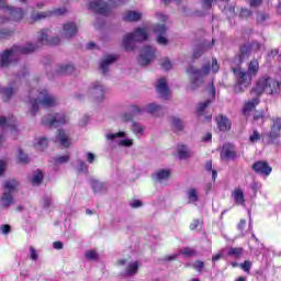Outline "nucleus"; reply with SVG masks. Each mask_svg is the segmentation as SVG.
<instances>
[{
    "label": "nucleus",
    "instance_id": "2f4dec72",
    "mask_svg": "<svg viewBox=\"0 0 281 281\" xmlns=\"http://www.w3.org/2000/svg\"><path fill=\"white\" fill-rule=\"evenodd\" d=\"M232 196L237 205H245V192L241 189H235Z\"/></svg>",
    "mask_w": 281,
    "mask_h": 281
},
{
    "label": "nucleus",
    "instance_id": "052dcab7",
    "mask_svg": "<svg viewBox=\"0 0 281 281\" xmlns=\"http://www.w3.org/2000/svg\"><path fill=\"white\" fill-rule=\"evenodd\" d=\"M240 268L246 271V273H249V271H251V261H245L240 265Z\"/></svg>",
    "mask_w": 281,
    "mask_h": 281
},
{
    "label": "nucleus",
    "instance_id": "e2e57ef3",
    "mask_svg": "<svg viewBox=\"0 0 281 281\" xmlns=\"http://www.w3.org/2000/svg\"><path fill=\"white\" fill-rule=\"evenodd\" d=\"M239 16H241V19H247L248 16H251V11L249 9H241Z\"/></svg>",
    "mask_w": 281,
    "mask_h": 281
},
{
    "label": "nucleus",
    "instance_id": "a211bd4d",
    "mask_svg": "<svg viewBox=\"0 0 281 281\" xmlns=\"http://www.w3.org/2000/svg\"><path fill=\"white\" fill-rule=\"evenodd\" d=\"M221 158L226 161L236 159V147L229 143L224 144L221 150Z\"/></svg>",
    "mask_w": 281,
    "mask_h": 281
},
{
    "label": "nucleus",
    "instance_id": "864d4df0",
    "mask_svg": "<svg viewBox=\"0 0 281 281\" xmlns=\"http://www.w3.org/2000/svg\"><path fill=\"white\" fill-rule=\"evenodd\" d=\"M43 207H52V195H44L42 199Z\"/></svg>",
    "mask_w": 281,
    "mask_h": 281
},
{
    "label": "nucleus",
    "instance_id": "680f3d73",
    "mask_svg": "<svg viewBox=\"0 0 281 281\" xmlns=\"http://www.w3.org/2000/svg\"><path fill=\"white\" fill-rule=\"evenodd\" d=\"M249 139L252 144H256V142H258L260 139V134L258 133V131H254V133H252V135H250Z\"/></svg>",
    "mask_w": 281,
    "mask_h": 281
},
{
    "label": "nucleus",
    "instance_id": "79ce46f5",
    "mask_svg": "<svg viewBox=\"0 0 281 281\" xmlns=\"http://www.w3.org/2000/svg\"><path fill=\"white\" fill-rule=\"evenodd\" d=\"M31 183L33 186H41V183H43V172L41 171H36L34 175H33V178L31 180Z\"/></svg>",
    "mask_w": 281,
    "mask_h": 281
},
{
    "label": "nucleus",
    "instance_id": "b1692460",
    "mask_svg": "<svg viewBox=\"0 0 281 281\" xmlns=\"http://www.w3.org/2000/svg\"><path fill=\"white\" fill-rule=\"evenodd\" d=\"M217 126L220 131H229L232 128V122L227 116L220 115L216 117Z\"/></svg>",
    "mask_w": 281,
    "mask_h": 281
},
{
    "label": "nucleus",
    "instance_id": "dca6fc26",
    "mask_svg": "<svg viewBox=\"0 0 281 281\" xmlns=\"http://www.w3.org/2000/svg\"><path fill=\"white\" fill-rule=\"evenodd\" d=\"M78 34V25L74 22H67L60 31L61 38H74Z\"/></svg>",
    "mask_w": 281,
    "mask_h": 281
},
{
    "label": "nucleus",
    "instance_id": "39448f33",
    "mask_svg": "<svg viewBox=\"0 0 281 281\" xmlns=\"http://www.w3.org/2000/svg\"><path fill=\"white\" fill-rule=\"evenodd\" d=\"M262 93L278 95L280 93V82L269 76H263L257 81L256 87L250 91V95H262Z\"/></svg>",
    "mask_w": 281,
    "mask_h": 281
},
{
    "label": "nucleus",
    "instance_id": "338daca9",
    "mask_svg": "<svg viewBox=\"0 0 281 281\" xmlns=\"http://www.w3.org/2000/svg\"><path fill=\"white\" fill-rule=\"evenodd\" d=\"M130 205H131V207L136 209V207H142L143 203H142V201H139V200H132V201L130 202Z\"/></svg>",
    "mask_w": 281,
    "mask_h": 281
},
{
    "label": "nucleus",
    "instance_id": "58836bf2",
    "mask_svg": "<svg viewBox=\"0 0 281 281\" xmlns=\"http://www.w3.org/2000/svg\"><path fill=\"white\" fill-rule=\"evenodd\" d=\"M137 269H139V263L137 261H133L128 263L125 274L126 276H135L137 273Z\"/></svg>",
    "mask_w": 281,
    "mask_h": 281
},
{
    "label": "nucleus",
    "instance_id": "c756f323",
    "mask_svg": "<svg viewBox=\"0 0 281 281\" xmlns=\"http://www.w3.org/2000/svg\"><path fill=\"white\" fill-rule=\"evenodd\" d=\"M280 131H281V117L276 119L273 121V125L269 134L270 139H277V137L280 135Z\"/></svg>",
    "mask_w": 281,
    "mask_h": 281
},
{
    "label": "nucleus",
    "instance_id": "6e6552de",
    "mask_svg": "<svg viewBox=\"0 0 281 281\" xmlns=\"http://www.w3.org/2000/svg\"><path fill=\"white\" fill-rule=\"evenodd\" d=\"M67 122H69V116L66 115L65 112L52 113L42 120V123L45 126H53L55 128L63 126V124H67Z\"/></svg>",
    "mask_w": 281,
    "mask_h": 281
},
{
    "label": "nucleus",
    "instance_id": "a18cd8bd",
    "mask_svg": "<svg viewBox=\"0 0 281 281\" xmlns=\"http://www.w3.org/2000/svg\"><path fill=\"white\" fill-rule=\"evenodd\" d=\"M228 256H233V258H240V256H243V248H229Z\"/></svg>",
    "mask_w": 281,
    "mask_h": 281
},
{
    "label": "nucleus",
    "instance_id": "ddd939ff",
    "mask_svg": "<svg viewBox=\"0 0 281 281\" xmlns=\"http://www.w3.org/2000/svg\"><path fill=\"white\" fill-rule=\"evenodd\" d=\"M89 9L97 12V14H102L103 16H109L111 13V7H109L104 0H94L90 2Z\"/></svg>",
    "mask_w": 281,
    "mask_h": 281
},
{
    "label": "nucleus",
    "instance_id": "f257e3e1",
    "mask_svg": "<svg viewBox=\"0 0 281 281\" xmlns=\"http://www.w3.org/2000/svg\"><path fill=\"white\" fill-rule=\"evenodd\" d=\"M29 115L34 117V115L38 113V106L52 108L58 105V98L52 93H48L45 89L36 90L32 88L29 92Z\"/></svg>",
    "mask_w": 281,
    "mask_h": 281
},
{
    "label": "nucleus",
    "instance_id": "c03bdc74",
    "mask_svg": "<svg viewBox=\"0 0 281 281\" xmlns=\"http://www.w3.org/2000/svg\"><path fill=\"white\" fill-rule=\"evenodd\" d=\"M180 254H182V256H187L189 258L196 256V251L190 247H184V248L180 249Z\"/></svg>",
    "mask_w": 281,
    "mask_h": 281
},
{
    "label": "nucleus",
    "instance_id": "423d86ee",
    "mask_svg": "<svg viewBox=\"0 0 281 281\" xmlns=\"http://www.w3.org/2000/svg\"><path fill=\"white\" fill-rule=\"evenodd\" d=\"M148 38V31L146 29H137L133 33H128L123 37V47L125 52H133L135 43H142Z\"/></svg>",
    "mask_w": 281,
    "mask_h": 281
},
{
    "label": "nucleus",
    "instance_id": "de8ad7c7",
    "mask_svg": "<svg viewBox=\"0 0 281 281\" xmlns=\"http://www.w3.org/2000/svg\"><path fill=\"white\" fill-rule=\"evenodd\" d=\"M126 133L124 132H117V133H108L105 135L106 139L113 140L117 139V137H125Z\"/></svg>",
    "mask_w": 281,
    "mask_h": 281
},
{
    "label": "nucleus",
    "instance_id": "aec40b11",
    "mask_svg": "<svg viewBox=\"0 0 281 281\" xmlns=\"http://www.w3.org/2000/svg\"><path fill=\"white\" fill-rule=\"evenodd\" d=\"M158 95L164 100H167L168 95H170V90L168 89V85L166 83V78H161L158 80V85L156 87Z\"/></svg>",
    "mask_w": 281,
    "mask_h": 281
},
{
    "label": "nucleus",
    "instance_id": "4d7b16f0",
    "mask_svg": "<svg viewBox=\"0 0 281 281\" xmlns=\"http://www.w3.org/2000/svg\"><path fill=\"white\" fill-rule=\"evenodd\" d=\"M204 267H205V262L203 261H195L193 263V269H195V271H199V273L203 272Z\"/></svg>",
    "mask_w": 281,
    "mask_h": 281
},
{
    "label": "nucleus",
    "instance_id": "5701e85b",
    "mask_svg": "<svg viewBox=\"0 0 281 281\" xmlns=\"http://www.w3.org/2000/svg\"><path fill=\"white\" fill-rule=\"evenodd\" d=\"M154 32L159 34L157 37L158 45H168V38L164 36V34H166V25H156Z\"/></svg>",
    "mask_w": 281,
    "mask_h": 281
},
{
    "label": "nucleus",
    "instance_id": "bb28decb",
    "mask_svg": "<svg viewBox=\"0 0 281 281\" xmlns=\"http://www.w3.org/2000/svg\"><path fill=\"white\" fill-rule=\"evenodd\" d=\"M142 20V12L138 11H126L123 14V21H127L130 23H133L135 21Z\"/></svg>",
    "mask_w": 281,
    "mask_h": 281
},
{
    "label": "nucleus",
    "instance_id": "37998d69",
    "mask_svg": "<svg viewBox=\"0 0 281 281\" xmlns=\"http://www.w3.org/2000/svg\"><path fill=\"white\" fill-rule=\"evenodd\" d=\"M18 159L20 164H30V157L23 153V149L18 150Z\"/></svg>",
    "mask_w": 281,
    "mask_h": 281
},
{
    "label": "nucleus",
    "instance_id": "c9c22d12",
    "mask_svg": "<svg viewBox=\"0 0 281 281\" xmlns=\"http://www.w3.org/2000/svg\"><path fill=\"white\" fill-rule=\"evenodd\" d=\"M187 196L189 199V203H196V201H199V190L194 188L188 189Z\"/></svg>",
    "mask_w": 281,
    "mask_h": 281
},
{
    "label": "nucleus",
    "instance_id": "4c0bfd02",
    "mask_svg": "<svg viewBox=\"0 0 281 281\" xmlns=\"http://www.w3.org/2000/svg\"><path fill=\"white\" fill-rule=\"evenodd\" d=\"M212 100L207 99L204 102L199 103L196 108L198 115H205V111H207V108L210 106Z\"/></svg>",
    "mask_w": 281,
    "mask_h": 281
},
{
    "label": "nucleus",
    "instance_id": "6ab92c4d",
    "mask_svg": "<svg viewBox=\"0 0 281 281\" xmlns=\"http://www.w3.org/2000/svg\"><path fill=\"white\" fill-rule=\"evenodd\" d=\"M18 90H19V85H16V82L10 83L9 87L0 89V91L2 92L3 101L8 102L10 98H12L14 93H16Z\"/></svg>",
    "mask_w": 281,
    "mask_h": 281
},
{
    "label": "nucleus",
    "instance_id": "09e8293b",
    "mask_svg": "<svg viewBox=\"0 0 281 281\" xmlns=\"http://www.w3.org/2000/svg\"><path fill=\"white\" fill-rule=\"evenodd\" d=\"M248 56L249 55H247V53H245V48H241L240 54L237 56V58H235L236 65H240L243 63V60L248 58Z\"/></svg>",
    "mask_w": 281,
    "mask_h": 281
},
{
    "label": "nucleus",
    "instance_id": "49530a36",
    "mask_svg": "<svg viewBox=\"0 0 281 281\" xmlns=\"http://www.w3.org/2000/svg\"><path fill=\"white\" fill-rule=\"evenodd\" d=\"M69 159H70L69 155L58 156L55 159V166H63V164H67Z\"/></svg>",
    "mask_w": 281,
    "mask_h": 281
},
{
    "label": "nucleus",
    "instance_id": "20e7f679",
    "mask_svg": "<svg viewBox=\"0 0 281 281\" xmlns=\"http://www.w3.org/2000/svg\"><path fill=\"white\" fill-rule=\"evenodd\" d=\"M218 69L221 66L216 59H212V64L206 63L202 66L201 69L191 66L187 69V74L190 76L191 85H193V89H196L199 85L203 82V78L210 75V71L213 74H218Z\"/></svg>",
    "mask_w": 281,
    "mask_h": 281
},
{
    "label": "nucleus",
    "instance_id": "f03ea898",
    "mask_svg": "<svg viewBox=\"0 0 281 281\" xmlns=\"http://www.w3.org/2000/svg\"><path fill=\"white\" fill-rule=\"evenodd\" d=\"M36 49V45L26 43L24 46L14 45L11 48L4 49L0 53V67H10L16 63L21 56L32 54Z\"/></svg>",
    "mask_w": 281,
    "mask_h": 281
},
{
    "label": "nucleus",
    "instance_id": "7c9ffc66",
    "mask_svg": "<svg viewBox=\"0 0 281 281\" xmlns=\"http://www.w3.org/2000/svg\"><path fill=\"white\" fill-rule=\"evenodd\" d=\"M91 188L94 194H102V192H106V184L100 182L99 180H92Z\"/></svg>",
    "mask_w": 281,
    "mask_h": 281
},
{
    "label": "nucleus",
    "instance_id": "393cba45",
    "mask_svg": "<svg viewBox=\"0 0 281 281\" xmlns=\"http://www.w3.org/2000/svg\"><path fill=\"white\" fill-rule=\"evenodd\" d=\"M176 151L179 159H188L192 157V150H190V148L183 144L178 145Z\"/></svg>",
    "mask_w": 281,
    "mask_h": 281
},
{
    "label": "nucleus",
    "instance_id": "0eeeda50",
    "mask_svg": "<svg viewBox=\"0 0 281 281\" xmlns=\"http://www.w3.org/2000/svg\"><path fill=\"white\" fill-rule=\"evenodd\" d=\"M19 188V182L16 180H9L4 183V191L0 196V206L8 210L11 205H14V193Z\"/></svg>",
    "mask_w": 281,
    "mask_h": 281
},
{
    "label": "nucleus",
    "instance_id": "f8f14e48",
    "mask_svg": "<svg viewBox=\"0 0 281 281\" xmlns=\"http://www.w3.org/2000/svg\"><path fill=\"white\" fill-rule=\"evenodd\" d=\"M7 14H9V18L0 15V24L8 23V21H21L25 16V11L21 8L9 7Z\"/></svg>",
    "mask_w": 281,
    "mask_h": 281
},
{
    "label": "nucleus",
    "instance_id": "774afa93",
    "mask_svg": "<svg viewBox=\"0 0 281 281\" xmlns=\"http://www.w3.org/2000/svg\"><path fill=\"white\" fill-rule=\"evenodd\" d=\"M8 8H10L8 2H5L4 0H0V10H4V12L8 13Z\"/></svg>",
    "mask_w": 281,
    "mask_h": 281
},
{
    "label": "nucleus",
    "instance_id": "13d9d810",
    "mask_svg": "<svg viewBox=\"0 0 281 281\" xmlns=\"http://www.w3.org/2000/svg\"><path fill=\"white\" fill-rule=\"evenodd\" d=\"M5 170H8V160H0V177H3Z\"/></svg>",
    "mask_w": 281,
    "mask_h": 281
},
{
    "label": "nucleus",
    "instance_id": "4be33fe9",
    "mask_svg": "<svg viewBox=\"0 0 281 281\" xmlns=\"http://www.w3.org/2000/svg\"><path fill=\"white\" fill-rule=\"evenodd\" d=\"M254 99L248 100L245 103V106L243 109L244 115H247V113H250V111H254L258 104H260V95H252Z\"/></svg>",
    "mask_w": 281,
    "mask_h": 281
},
{
    "label": "nucleus",
    "instance_id": "603ef678",
    "mask_svg": "<svg viewBox=\"0 0 281 281\" xmlns=\"http://www.w3.org/2000/svg\"><path fill=\"white\" fill-rule=\"evenodd\" d=\"M76 169L78 172H87V164L82 160H77Z\"/></svg>",
    "mask_w": 281,
    "mask_h": 281
},
{
    "label": "nucleus",
    "instance_id": "cd10ccee",
    "mask_svg": "<svg viewBox=\"0 0 281 281\" xmlns=\"http://www.w3.org/2000/svg\"><path fill=\"white\" fill-rule=\"evenodd\" d=\"M155 181H158L159 183L164 181H168L170 179V170L169 169H159L154 175Z\"/></svg>",
    "mask_w": 281,
    "mask_h": 281
},
{
    "label": "nucleus",
    "instance_id": "f704fd0d",
    "mask_svg": "<svg viewBox=\"0 0 281 281\" xmlns=\"http://www.w3.org/2000/svg\"><path fill=\"white\" fill-rule=\"evenodd\" d=\"M210 45L203 44L201 46H196L193 50V58H201V56H203V54H205V52L207 49H210Z\"/></svg>",
    "mask_w": 281,
    "mask_h": 281
},
{
    "label": "nucleus",
    "instance_id": "4468645a",
    "mask_svg": "<svg viewBox=\"0 0 281 281\" xmlns=\"http://www.w3.org/2000/svg\"><path fill=\"white\" fill-rule=\"evenodd\" d=\"M37 41L40 45H58L60 43V38L52 37V31L43 30L37 36Z\"/></svg>",
    "mask_w": 281,
    "mask_h": 281
},
{
    "label": "nucleus",
    "instance_id": "e433bc0d",
    "mask_svg": "<svg viewBox=\"0 0 281 281\" xmlns=\"http://www.w3.org/2000/svg\"><path fill=\"white\" fill-rule=\"evenodd\" d=\"M47 144H48L47 138L40 137L35 139L34 148H36V150H45V148H47Z\"/></svg>",
    "mask_w": 281,
    "mask_h": 281
},
{
    "label": "nucleus",
    "instance_id": "412c9836",
    "mask_svg": "<svg viewBox=\"0 0 281 281\" xmlns=\"http://www.w3.org/2000/svg\"><path fill=\"white\" fill-rule=\"evenodd\" d=\"M115 60H117V57H115L114 55L105 56L100 63V69L102 74H106V71H109V67H111V65H113Z\"/></svg>",
    "mask_w": 281,
    "mask_h": 281
},
{
    "label": "nucleus",
    "instance_id": "8fccbe9b",
    "mask_svg": "<svg viewBox=\"0 0 281 281\" xmlns=\"http://www.w3.org/2000/svg\"><path fill=\"white\" fill-rule=\"evenodd\" d=\"M160 65L162 69H165V71H169V69H172V61H170V59L168 58H164Z\"/></svg>",
    "mask_w": 281,
    "mask_h": 281
},
{
    "label": "nucleus",
    "instance_id": "ea45409f",
    "mask_svg": "<svg viewBox=\"0 0 281 281\" xmlns=\"http://www.w3.org/2000/svg\"><path fill=\"white\" fill-rule=\"evenodd\" d=\"M132 131L136 137H142V135H144V126L139 123H133Z\"/></svg>",
    "mask_w": 281,
    "mask_h": 281
},
{
    "label": "nucleus",
    "instance_id": "3c124183",
    "mask_svg": "<svg viewBox=\"0 0 281 281\" xmlns=\"http://www.w3.org/2000/svg\"><path fill=\"white\" fill-rule=\"evenodd\" d=\"M14 34V31L9 29H1L0 30V38H10Z\"/></svg>",
    "mask_w": 281,
    "mask_h": 281
},
{
    "label": "nucleus",
    "instance_id": "9b49d317",
    "mask_svg": "<svg viewBox=\"0 0 281 281\" xmlns=\"http://www.w3.org/2000/svg\"><path fill=\"white\" fill-rule=\"evenodd\" d=\"M0 126L5 131L8 135H11V139H16L19 135V130L16 128V124L14 123V119H7L4 116L0 117Z\"/></svg>",
    "mask_w": 281,
    "mask_h": 281
},
{
    "label": "nucleus",
    "instance_id": "72a5a7b5",
    "mask_svg": "<svg viewBox=\"0 0 281 281\" xmlns=\"http://www.w3.org/2000/svg\"><path fill=\"white\" fill-rule=\"evenodd\" d=\"M171 126L175 133H181V131H183V121L177 116H173L171 119Z\"/></svg>",
    "mask_w": 281,
    "mask_h": 281
},
{
    "label": "nucleus",
    "instance_id": "9d476101",
    "mask_svg": "<svg viewBox=\"0 0 281 281\" xmlns=\"http://www.w3.org/2000/svg\"><path fill=\"white\" fill-rule=\"evenodd\" d=\"M105 92L106 88H104V85H102L100 81L92 82L88 89V95L94 99L95 102H101V100H104Z\"/></svg>",
    "mask_w": 281,
    "mask_h": 281
},
{
    "label": "nucleus",
    "instance_id": "bf43d9fd",
    "mask_svg": "<svg viewBox=\"0 0 281 281\" xmlns=\"http://www.w3.org/2000/svg\"><path fill=\"white\" fill-rule=\"evenodd\" d=\"M0 231H1V234H10V232H12V227L8 224H3L0 226Z\"/></svg>",
    "mask_w": 281,
    "mask_h": 281
},
{
    "label": "nucleus",
    "instance_id": "0e129e2a",
    "mask_svg": "<svg viewBox=\"0 0 281 281\" xmlns=\"http://www.w3.org/2000/svg\"><path fill=\"white\" fill-rule=\"evenodd\" d=\"M201 227V222L199 220H193V222L190 224V229H199Z\"/></svg>",
    "mask_w": 281,
    "mask_h": 281
},
{
    "label": "nucleus",
    "instance_id": "6e6d98bb",
    "mask_svg": "<svg viewBox=\"0 0 281 281\" xmlns=\"http://www.w3.org/2000/svg\"><path fill=\"white\" fill-rule=\"evenodd\" d=\"M117 144L124 148H131V146H133V139H120Z\"/></svg>",
    "mask_w": 281,
    "mask_h": 281
},
{
    "label": "nucleus",
    "instance_id": "f3484780",
    "mask_svg": "<svg viewBox=\"0 0 281 281\" xmlns=\"http://www.w3.org/2000/svg\"><path fill=\"white\" fill-rule=\"evenodd\" d=\"M252 170L257 172V175H263V177H269L272 172L271 166L267 161L259 160L252 165Z\"/></svg>",
    "mask_w": 281,
    "mask_h": 281
},
{
    "label": "nucleus",
    "instance_id": "69168bd1",
    "mask_svg": "<svg viewBox=\"0 0 281 281\" xmlns=\"http://www.w3.org/2000/svg\"><path fill=\"white\" fill-rule=\"evenodd\" d=\"M207 91H209L211 98H215V95H216V88L214 87V83H211L209 86Z\"/></svg>",
    "mask_w": 281,
    "mask_h": 281
},
{
    "label": "nucleus",
    "instance_id": "5fc2aeb1",
    "mask_svg": "<svg viewBox=\"0 0 281 281\" xmlns=\"http://www.w3.org/2000/svg\"><path fill=\"white\" fill-rule=\"evenodd\" d=\"M87 260H98V252L95 250L86 251Z\"/></svg>",
    "mask_w": 281,
    "mask_h": 281
},
{
    "label": "nucleus",
    "instance_id": "a878e982",
    "mask_svg": "<svg viewBox=\"0 0 281 281\" xmlns=\"http://www.w3.org/2000/svg\"><path fill=\"white\" fill-rule=\"evenodd\" d=\"M56 142H59L64 146V148H69L71 140H69V135L63 130H58Z\"/></svg>",
    "mask_w": 281,
    "mask_h": 281
},
{
    "label": "nucleus",
    "instance_id": "1a4fd4ad",
    "mask_svg": "<svg viewBox=\"0 0 281 281\" xmlns=\"http://www.w3.org/2000/svg\"><path fill=\"white\" fill-rule=\"evenodd\" d=\"M157 54V49L153 46H145L140 50V55L138 58L139 65L142 67H146V65H150L153 60H155Z\"/></svg>",
    "mask_w": 281,
    "mask_h": 281
},
{
    "label": "nucleus",
    "instance_id": "c85d7f7f",
    "mask_svg": "<svg viewBox=\"0 0 281 281\" xmlns=\"http://www.w3.org/2000/svg\"><path fill=\"white\" fill-rule=\"evenodd\" d=\"M130 112L131 113H124L121 115L122 122H131L133 120V114L142 113V109L137 105H131L130 106Z\"/></svg>",
    "mask_w": 281,
    "mask_h": 281
},
{
    "label": "nucleus",
    "instance_id": "2eb2a0df",
    "mask_svg": "<svg viewBox=\"0 0 281 281\" xmlns=\"http://www.w3.org/2000/svg\"><path fill=\"white\" fill-rule=\"evenodd\" d=\"M63 14H67L66 8H58L53 11H44L37 14H33V21H43V19H49V16H63Z\"/></svg>",
    "mask_w": 281,
    "mask_h": 281
},
{
    "label": "nucleus",
    "instance_id": "473e14b6",
    "mask_svg": "<svg viewBox=\"0 0 281 281\" xmlns=\"http://www.w3.org/2000/svg\"><path fill=\"white\" fill-rule=\"evenodd\" d=\"M74 65L71 64H64L58 67L57 74L59 76H67L68 74H74Z\"/></svg>",
    "mask_w": 281,
    "mask_h": 281
},
{
    "label": "nucleus",
    "instance_id": "7ed1b4c3",
    "mask_svg": "<svg viewBox=\"0 0 281 281\" xmlns=\"http://www.w3.org/2000/svg\"><path fill=\"white\" fill-rule=\"evenodd\" d=\"M260 69V65L258 60L252 59L248 65V72L244 71L240 68H233V72L235 74L236 85L234 87L235 93H243L247 87L251 85V76H256Z\"/></svg>",
    "mask_w": 281,
    "mask_h": 281
},
{
    "label": "nucleus",
    "instance_id": "a19ab883",
    "mask_svg": "<svg viewBox=\"0 0 281 281\" xmlns=\"http://www.w3.org/2000/svg\"><path fill=\"white\" fill-rule=\"evenodd\" d=\"M146 111L147 113H151V115H155L157 113H160L161 111V105H158L156 103H149L147 106H146Z\"/></svg>",
    "mask_w": 281,
    "mask_h": 281
}]
</instances>
